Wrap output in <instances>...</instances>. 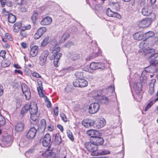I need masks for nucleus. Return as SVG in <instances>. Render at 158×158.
<instances>
[{"label":"nucleus","mask_w":158,"mask_h":158,"mask_svg":"<svg viewBox=\"0 0 158 158\" xmlns=\"http://www.w3.org/2000/svg\"><path fill=\"white\" fill-rule=\"evenodd\" d=\"M130 85L133 86V88L134 90L135 95L134 98L137 101L139 102L142 97V93L141 92L142 84L141 83L138 82H134L133 84V82L129 81Z\"/></svg>","instance_id":"f257e3e1"},{"label":"nucleus","mask_w":158,"mask_h":158,"mask_svg":"<svg viewBox=\"0 0 158 158\" xmlns=\"http://www.w3.org/2000/svg\"><path fill=\"white\" fill-rule=\"evenodd\" d=\"M30 113H37L38 108L36 103L34 101L31 102L30 103L26 104L21 110L20 113L21 114L24 115L28 111Z\"/></svg>","instance_id":"f03ea898"},{"label":"nucleus","mask_w":158,"mask_h":158,"mask_svg":"<svg viewBox=\"0 0 158 158\" xmlns=\"http://www.w3.org/2000/svg\"><path fill=\"white\" fill-rule=\"evenodd\" d=\"M60 49V47H57L54 49L52 52V56L49 58L51 60L54 59V64L56 67H58L59 60L62 56V54L59 52Z\"/></svg>","instance_id":"7ed1b4c3"},{"label":"nucleus","mask_w":158,"mask_h":158,"mask_svg":"<svg viewBox=\"0 0 158 158\" xmlns=\"http://www.w3.org/2000/svg\"><path fill=\"white\" fill-rule=\"evenodd\" d=\"M13 141V136L8 135L3 136L0 141V145L2 147H7L10 146Z\"/></svg>","instance_id":"20e7f679"},{"label":"nucleus","mask_w":158,"mask_h":158,"mask_svg":"<svg viewBox=\"0 0 158 158\" xmlns=\"http://www.w3.org/2000/svg\"><path fill=\"white\" fill-rule=\"evenodd\" d=\"M84 145L87 150L91 152V155L92 156H94L92 153L93 152H96L98 149V146L94 145L91 141L90 142H86L85 143Z\"/></svg>","instance_id":"39448f33"},{"label":"nucleus","mask_w":158,"mask_h":158,"mask_svg":"<svg viewBox=\"0 0 158 158\" xmlns=\"http://www.w3.org/2000/svg\"><path fill=\"white\" fill-rule=\"evenodd\" d=\"M102 55L101 51L99 48H96L94 50H93L89 54V56L86 58V60L89 61L98 56Z\"/></svg>","instance_id":"423d86ee"},{"label":"nucleus","mask_w":158,"mask_h":158,"mask_svg":"<svg viewBox=\"0 0 158 158\" xmlns=\"http://www.w3.org/2000/svg\"><path fill=\"white\" fill-rule=\"evenodd\" d=\"M100 109V105L98 103L94 102L90 104L89 106V112L91 114L96 113Z\"/></svg>","instance_id":"0eeeda50"},{"label":"nucleus","mask_w":158,"mask_h":158,"mask_svg":"<svg viewBox=\"0 0 158 158\" xmlns=\"http://www.w3.org/2000/svg\"><path fill=\"white\" fill-rule=\"evenodd\" d=\"M22 89L25 98L27 100H29L31 98V93L29 88L25 84L22 85Z\"/></svg>","instance_id":"6e6552de"},{"label":"nucleus","mask_w":158,"mask_h":158,"mask_svg":"<svg viewBox=\"0 0 158 158\" xmlns=\"http://www.w3.org/2000/svg\"><path fill=\"white\" fill-rule=\"evenodd\" d=\"M90 68L92 70L99 69H103L105 67L104 64L102 62H92L89 65Z\"/></svg>","instance_id":"1a4fd4ad"},{"label":"nucleus","mask_w":158,"mask_h":158,"mask_svg":"<svg viewBox=\"0 0 158 158\" xmlns=\"http://www.w3.org/2000/svg\"><path fill=\"white\" fill-rule=\"evenodd\" d=\"M40 97L43 98L45 102L46 103V106L48 107H50L51 106V102L48 100L47 97L44 95V91L43 90V88L42 87V82L40 83Z\"/></svg>","instance_id":"9d476101"},{"label":"nucleus","mask_w":158,"mask_h":158,"mask_svg":"<svg viewBox=\"0 0 158 158\" xmlns=\"http://www.w3.org/2000/svg\"><path fill=\"white\" fill-rule=\"evenodd\" d=\"M152 21L151 18H147L139 21V24L143 27H148L150 25Z\"/></svg>","instance_id":"9b49d317"},{"label":"nucleus","mask_w":158,"mask_h":158,"mask_svg":"<svg viewBox=\"0 0 158 158\" xmlns=\"http://www.w3.org/2000/svg\"><path fill=\"white\" fill-rule=\"evenodd\" d=\"M37 131L34 127L31 128L26 134V137L29 139H32L35 137Z\"/></svg>","instance_id":"f8f14e48"},{"label":"nucleus","mask_w":158,"mask_h":158,"mask_svg":"<svg viewBox=\"0 0 158 158\" xmlns=\"http://www.w3.org/2000/svg\"><path fill=\"white\" fill-rule=\"evenodd\" d=\"M99 136H95L91 140V141L93 142L94 145L97 146L98 145H102L103 143V139L102 138Z\"/></svg>","instance_id":"ddd939ff"},{"label":"nucleus","mask_w":158,"mask_h":158,"mask_svg":"<svg viewBox=\"0 0 158 158\" xmlns=\"http://www.w3.org/2000/svg\"><path fill=\"white\" fill-rule=\"evenodd\" d=\"M48 54V52L47 50H44L40 56V65H43L45 64Z\"/></svg>","instance_id":"4468645a"},{"label":"nucleus","mask_w":158,"mask_h":158,"mask_svg":"<svg viewBox=\"0 0 158 158\" xmlns=\"http://www.w3.org/2000/svg\"><path fill=\"white\" fill-rule=\"evenodd\" d=\"M151 6L150 4H148L142 9V13L144 16H148L152 13Z\"/></svg>","instance_id":"2eb2a0df"},{"label":"nucleus","mask_w":158,"mask_h":158,"mask_svg":"<svg viewBox=\"0 0 158 158\" xmlns=\"http://www.w3.org/2000/svg\"><path fill=\"white\" fill-rule=\"evenodd\" d=\"M149 73L147 72L146 70L143 71L141 74V76L139 77L140 81L141 83H146L147 78L149 77Z\"/></svg>","instance_id":"dca6fc26"},{"label":"nucleus","mask_w":158,"mask_h":158,"mask_svg":"<svg viewBox=\"0 0 158 158\" xmlns=\"http://www.w3.org/2000/svg\"><path fill=\"white\" fill-rule=\"evenodd\" d=\"M42 155L45 158H55L56 154L50 150H47L42 154Z\"/></svg>","instance_id":"f3484780"},{"label":"nucleus","mask_w":158,"mask_h":158,"mask_svg":"<svg viewBox=\"0 0 158 158\" xmlns=\"http://www.w3.org/2000/svg\"><path fill=\"white\" fill-rule=\"evenodd\" d=\"M29 34V32L27 31H26L23 30V28H22L20 30L18 35L19 39L22 40L23 38H26Z\"/></svg>","instance_id":"a211bd4d"},{"label":"nucleus","mask_w":158,"mask_h":158,"mask_svg":"<svg viewBox=\"0 0 158 158\" xmlns=\"http://www.w3.org/2000/svg\"><path fill=\"white\" fill-rule=\"evenodd\" d=\"M110 152L109 151L107 150L103 149L101 150H99L96 151V152H93L92 154L94 156H98L99 155H105L110 154Z\"/></svg>","instance_id":"6ab92c4d"},{"label":"nucleus","mask_w":158,"mask_h":158,"mask_svg":"<svg viewBox=\"0 0 158 158\" xmlns=\"http://www.w3.org/2000/svg\"><path fill=\"white\" fill-rule=\"evenodd\" d=\"M155 50L152 48H150L148 47L145 50V51H143L142 53L144 54L148 57V58H150L151 57L154 56V55L155 54Z\"/></svg>","instance_id":"aec40b11"},{"label":"nucleus","mask_w":158,"mask_h":158,"mask_svg":"<svg viewBox=\"0 0 158 158\" xmlns=\"http://www.w3.org/2000/svg\"><path fill=\"white\" fill-rule=\"evenodd\" d=\"M98 98V101L101 104H107L109 102V99L105 96L100 95Z\"/></svg>","instance_id":"412c9836"},{"label":"nucleus","mask_w":158,"mask_h":158,"mask_svg":"<svg viewBox=\"0 0 158 158\" xmlns=\"http://www.w3.org/2000/svg\"><path fill=\"white\" fill-rule=\"evenodd\" d=\"M106 123L105 119L103 118H101L99 119L96 124V127L99 129L103 127Z\"/></svg>","instance_id":"4be33fe9"},{"label":"nucleus","mask_w":158,"mask_h":158,"mask_svg":"<svg viewBox=\"0 0 158 158\" xmlns=\"http://www.w3.org/2000/svg\"><path fill=\"white\" fill-rule=\"evenodd\" d=\"M87 134L91 136L90 140L92 139L93 137L97 136H99L100 134L98 131L95 130L90 129L87 131Z\"/></svg>","instance_id":"5701e85b"},{"label":"nucleus","mask_w":158,"mask_h":158,"mask_svg":"<svg viewBox=\"0 0 158 158\" xmlns=\"http://www.w3.org/2000/svg\"><path fill=\"white\" fill-rule=\"evenodd\" d=\"M81 123L85 127L89 128L94 125V122L93 120H85L82 121Z\"/></svg>","instance_id":"b1692460"},{"label":"nucleus","mask_w":158,"mask_h":158,"mask_svg":"<svg viewBox=\"0 0 158 158\" xmlns=\"http://www.w3.org/2000/svg\"><path fill=\"white\" fill-rule=\"evenodd\" d=\"M39 48L38 46H34L31 49L30 52V57H33L35 56L38 52Z\"/></svg>","instance_id":"393cba45"},{"label":"nucleus","mask_w":158,"mask_h":158,"mask_svg":"<svg viewBox=\"0 0 158 158\" xmlns=\"http://www.w3.org/2000/svg\"><path fill=\"white\" fill-rule=\"evenodd\" d=\"M148 44V43L146 40H144L141 41L139 44V47L141 50L140 51L142 52L144 51H145V50L148 48L147 47Z\"/></svg>","instance_id":"a878e982"},{"label":"nucleus","mask_w":158,"mask_h":158,"mask_svg":"<svg viewBox=\"0 0 158 158\" xmlns=\"http://www.w3.org/2000/svg\"><path fill=\"white\" fill-rule=\"evenodd\" d=\"M151 58H152L150 61L151 65H156L158 64V53H155L154 55V56Z\"/></svg>","instance_id":"bb28decb"},{"label":"nucleus","mask_w":158,"mask_h":158,"mask_svg":"<svg viewBox=\"0 0 158 158\" xmlns=\"http://www.w3.org/2000/svg\"><path fill=\"white\" fill-rule=\"evenodd\" d=\"M52 21V19L48 16L44 18L40 22V24L44 25L50 24Z\"/></svg>","instance_id":"cd10ccee"},{"label":"nucleus","mask_w":158,"mask_h":158,"mask_svg":"<svg viewBox=\"0 0 158 158\" xmlns=\"http://www.w3.org/2000/svg\"><path fill=\"white\" fill-rule=\"evenodd\" d=\"M22 27V23L21 22H17L14 24L12 28L14 32L15 33L18 32Z\"/></svg>","instance_id":"c85d7f7f"},{"label":"nucleus","mask_w":158,"mask_h":158,"mask_svg":"<svg viewBox=\"0 0 158 158\" xmlns=\"http://www.w3.org/2000/svg\"><path fill=\"white\" fill-rule=\"evenodd\" d=\"M15 130L17 132L23 131L24 128L23 124L21 122L17 123L15 126Z\"/></svg>","instance_id":"c756f323"},{"label":"nucleus","mask_w":158,"mask_h":158,"mask_svg":"<svg viewBox=\"0 0 158 158\" xmlns=\"http://www.w3.org/2000/svg\"><path fill=\"white\" fill-rule=\"evenodd\" d=\"M133 37L135 40H140L144 38L143 34L140 32H138L134 34Z\"/></svg>","instance_id":"7c9ffc66"},{"label":"nucleus","mask_w":158,"mask_h":158,"mask_svg":"<svg viewBox=\"0 0 158 158\" xmlns=\"http://www.w3.org/2000/svg\"><path fill=\"white\" fill-rule=\"evenodd\" d=\"M156 82V79H153L151 81L149 85V92L151 94H152L154 93V86Z\"/></svg>","instance_id":"2f4dec72"},{"label":"nucleus","mask_w":158,"mask_h":158,"mask_svg":"<svg viewBox=\"0 0 158 158\" xmlns=\"http://www.w3.org/2000/svg\"><path fill=\"white\" fill-rule=\"evenodd\" d=\"M51 138H43L42 140V144L44 147L48 146L50 143Z\"/></svg>","instance_id":"473e14b6"},{"label":"nucleus","mask_w":158,"mask_h":158,"mask_svg":"<svg viewBox=\"0 0 158 158\" xmlns=\"http://www.w3.org/2000/svg\"><path fill=\"white\" fill-rule=\"evenodd\" d=\"M101 90L93 91L92 92V97H94L95 99H97L98 100V98L101 95Z\"/></svg>","instance_id":"72a5a7b5"},{"label":"nucleus","mask_w":158,"mask_h":158,"mask_svg":"<svg viewBox=\"0 0 158 158\" xmlns=\"http://www.w3.org/2000/svg\"><path fill=\"white\" fill-rule=\"evenodd\" d=\"M16 19L15 16L12 14H9L8 16V22L11 23H14Z\"/></svg>","instance_id":"f704fd0d"},{"label":"nucleus","mask_w":158,"mask_h":158,"mask_svg":"<svg viewBox=\"0 0 158 158\" xmlns=\"http://www.w3.org/2000/svg\"><path fill=\"white\" fill-rule=\"evenodd\" d=\"M69 36V34L68 33H64L60 39L59 42L60 43H62L64 42L66 39L68 38Z\"/></svg>","instance_id":"c9c22d12"},{"label":"nucleus","mask_w":158,"mask_h":158,"mask_svg":"<svg viewBox=\"0 0 158 158\" xmlns=\"http://www.w3.org/2000/svg\"><path fill=\"white\" fill-rule=\"evenodd\" d=\"M154 35V33L152 31H149L143 34V37L146 40L150 37L153 36Z\"/></svg>","instance_id":"e433bc0d"},{"label":"nucleus","mask_w":158,"mask_h":158,"mask_svg":"<svg viewBox=\"0 0 158 158\" xmlns=\"http://www.w3.org/2000/svg\"><path fill=\"white\" fill-rule=\"evenodd\" d=\"M80 85L79 87H84L87 86L88 84V82L85 80L83 79H80Z\"/></svg>","instance_id":"4c0bfd02"},{"label":"nucleus","mask_w":158,"mask_h":158,"mask_svg":"<svg viewBox=\"0 0 158 158\" xmlns=\"http://www.w3.org/2000/svg\"><path fill=\"white\" fill-rule=\"evenodd\" d=\"M10 61L7 59H5L3 60L1 64V66L3 68H5L8 67L10 65Z\"/></svg>","instance_id":"58836bf2"},{"label":"nucleus","mask_w":158,"mask_h":158,"mask_svg":"<svg viewBox=\"0 0 158 158\" xmlns=\"http://www.w3.org/2000/svg\"><path fill=\"white\" fill-rule=\"evenodd\" d=\"M37 113H31L30 114V118L33 121H38V119L39 116L37 115Z\"/></svg>","instance_id":"ea45409f"},{"label":"nucleus","mask_w":158,"mask_h":158,"mask_svg":"<svg viewBox=\"0 0 158 158\" xmlns=\"http://www.w3.org/2000/svg\"><path fill=\"white\" fill-rule=\"evenodd\" d=\"M55 142L56 144L59 145L61 143V137L59 133L56 134L55 138Z\"/></svg>","instance_id":"a19ab883"},{"label":"nucleus","mask_w":158,"mask_h":158,"mask_svg":"<svg viewBox=\"0 0 158 158\" xmlns=\"http://www.w3.org/2000/svg\"><path fill=\"white\" fill-rule=\"evenodd\" d=\"M46 121L45 119H42L40 122V124L41 125V127H40V129H41L43 131H44L46 127Z\"/></svg>","instance_id":"79ce46f5"},{"label":"nucleus","mask_w":158,"mask_h":158,"mask_svg":"<svg viewBox=\"0 0 158 158\" xmlns=\"http://www.w3.org/2000/svg\"><path fill=\"white\" fill-rule=\"evenodd\" d=\"M156 102V101H155V99L154 101H151L150 102L145 108L144 111H147Z\"/></svg>","instance_id":"37998d69"},{"label":"nucleus","mask_w":158,"mask_h":158,"mask_svg":"<svg viewBox=\"0 0 158 158\" xmlns=\"http://www.w3.org/2000/svg\"><path fill=\"white\" fill-rule=\"evenodd\" d=\"M75 69L73 67L71 66L69 67L64 69L62 70L63 73H66L67 72H69L71 71H74Z\"/></svg>","instance_id":"c03bdc74"},{"label":"nucleus","mask_w":158,"mask_h":158,"mask_svg":"<svg viewBox=\"0 0 158 158\" xmlns=\"http://www.w3.org/2000/svg\"><path fill=\"white\" fill-rule=\"evenodd\" d=\"M58 43L57 41L55 40H52V41L51 45L52 46H51V49L52 50V51L56 48V46L57 45Z\"/></svg>","instance_id":"a18cd8bd"},{"label":"nucleus","mask_w":158,"mask_h":158,"mask_svg":"<svg viewBox=\"0 0 158 158\" xmlns=\"http://www.w3.org/2000/svg\"><path fill=\"white\" fill-rule=\"evenodd\" d=\"M48 40L49 37H46L42 42L41 46L43 47L45 46L48 43Z\"/></svg>","instance_id":"49530a36"},{"label":"nucleus","mask_w":158,"mask_h":158,"mask_svg":"<svg viewBox=\"0 0 158 158\" xmlns=\"http://www.w3.org/2000/svg\"><path fill=\"white\" fill-rule=\"evenodd\" d=\"M75 75L76 77L78 78V79H82L83 77L82 73L81 72H76Z\"/></svg>","instance_id":"de8ad7c7"},{"label":"nucleus","mask_w":158,"mask_h":158,"mask_svg":"<svg viewBox=\"0 0 158 158\" xmlns=\"http://www.w3.org/2000/svg\"><path fill=\"white\" fill-rule=\"evenodd\" d=\"M5 123V119L1 115L0 116V126H3Z\"/></svg>","instance_id":"09e8293b"},{"label":"nucleus","mask_w":158,"mask_h":158,"mask_svg":"<svg viewBox=\"0 0 158 158\" xmlns=\"http://www.w3.org/2000/svg\"><path fill=\"white\" fill-rule=\"evenodd\" d=\"M67 136L68 138L72 141H73L74 139L72 133L70 131L68 130L67 131Z\"/></svg>","instance_id":"8fccbe9b"},{"label":"nucleus","mask_w":158,"mask_h":158,"mask_svg":"<svg viewBox=\"0 0 158 158\" xmlns=\"http://www.w3.org/2000/svg\"><path fill=\"white\" fill-rule=\"evenodd\" d=\"M114 12L112 11L111 9L108 8L106 10V14L107 15L110 17H113Z\"/></svg>","instance_id":"3c124183"},{"label":"nucleus","mask_w":158,"mask_h":158,"mask_svg":"<svg viewBox=\"0 0 158 158\" xmlns=\"http://www.w3.org/2000/svg\"><path fill=\"white\" fill-rule=\"evenodd\" d=\"M80 55L79 54H75L72 56L71 59L73 60H76L80 59Z\"/></svg>","instance_id":"603ef678"},{"label":"nucleus","mask_w":158,"mask_h":158,"mask_svg":"<svg viewBox=\"0 0 158 158\" xmlns=\"http://www.w3.org/2000/svg\"><path fill=\"white\" fill-rule=\"evenodd\" d=\"M79 79H76L73 82L74 85L76 87H79L80 85Z\"/></svg>","instance_id":"864d4df0"},{"label":"nucleus","mask_w":158,"mask_h":158,"mask_svg":"<svg viewBox=\"0 0 158 158\" xmlns=\"http://www.w3.org/2000/svg\"><path fill=\"white\" fill-rule=\"evenodd\" d=\"M22 27H23L22 28H23V30L27 31L31 29V26L30 24H27L24 25L23 26H22Z\"/></svg>","instance_id":"5fc2aeb1"},{"label":"nucleus","mask_w":158,"mask_h":158,"mask_svg":"<svg viewBox=\"0 0 158 158\" xmlns=\"http://www.w3.org/2000/svg\"><path fill=\"white\" fill-rule=\"evenodd\" d=\"M6 51L4 50H2L0 52V56L3 59H5L6 58Z\"/></svg>","instance_id":"6e6d98bb"},{"label":"nucleus","mask_w":158,"mask_h":158,"mask_svg":"<svg viewBox=\"0 0 158 158\" xmlns=\"http://www.w3.org/2000/svg\"><path fill=\"white\" fill-rule=\"evenodd\" d=\"M47 31V28L45 27H40V33H41L40 37L41 36Z\"/></svg>","instance_id":"4d7b16f0"},{"label":"nucleus","mask_w":158,"mask_h":158,"mask_svg":"<svg viewBox=\"0 0 158 158\" xmlns=\"http://www.w3.org/2000/svg\"><path fill=\"white\" fill-rule=\"evenodd\" d=\"M62 119L65 122H67V119L64 113H61L60 114Z\"/></svg>","instance_id":"13d9d810"},{"label":"nucleus","mask_w":158,"mask_h":158,"mask_svg":"<svg viewBox=\"0 0 158 158\" xmlns=\"http://www.w3.org/2000/svg\"><path fill=\"white\" fill-rule=\"evenodd\" d=\"M113 17L119 19L121 18V15L118 13L115 12H114Z\"/></svg>","instance_id":"bf43d9fd"},{"label":"nucleus","mask_w":158,"mask_h":158,"mask_svg":"<svg viewBox=\"0 0 158 158\" xmlns=\"http://www.w3.org/2000/svg\"><path fill=\"white\" fill-rule=\"evenodd\" d=\"M39 29H38V30L34 35V37L35 40L38 39L40 38V34L39 31Z\"/></svg>","instance_id":"052dcab7"},{"label":"nucleus","mask_w":158,"mask_h":158,"mask_svg":"<svg viewBox=\"0 0 158 158\" xmlns=\"http://www.w3.org/2000/svg\"><path fill=\"white\" fill-rule=\"evenodd\" d=\"M5 37L7 39L11 40L12 39V37L11 35L9 33H6L5 35Z\"/></svg>","instance_id":"680f3d73"},{"label":"nucleus","mask_w":158,"mask_h":158,"mask_svg":"<svg viewBox=\"0 0 158 158\" xmlns=\"http://www.w3.org/2000/svg\"><path fill=\"white\" fill-rule=\"evenodd\" d=\"M53 112L56 116H57L59 114V108L57 107H56L53 110Z\"/></svg>","instance_id":"e2e57ef3"},{"label":"nucleus","mask_w":158,"mask_h":158,"mask_svg":"<svg viewBox=\"0 0 158 158\" xmlns=\"http://www.w3.org/2000/svg\"><path fill=\"white\" fill-rule=\"evenodd\" d=\"M146 2V0H139V4L140 6H143L144 5Z\"/></svg>","instance_id":"0e129e2a"},{"label":"nucleus","mask_w":158,"mask_h":158,"mask_svg":"<svg viewBox=\"0 0 158 158\" xmlns=\"http://www.w3.org/2000/svg\"><path fill=\"white\" fill-rule=\"evenodd\" d=\"M33 77L36 78H39L40 77V74L34 72L32 73Z\"/></svg>","instance_id":"69168bd1"},{"label":"nucleus","mask_w":158,"mask_h":158,"mask_svg":"<svg viewBox=\"0 0 158 158\" xmlns=\"http://www.w3.org/2000/svg\"><path fill=\"white\" fill-rule=\"evenodd\" d=\"M2 13L5 15H8L9 14V12L8 11H6L5 8H3L2 11Z\"/></svg>","instance_id":"338daca9"},{"label":"nucleus","mask_w":158,"mask_h":158,"mask_svg":"<svg viewBox=\"0 0 158 158\" xmlns=\"http://www.w3.org/2000/svg\"><path fill=\"white\" fill-rule=\"evenodd\" d=\"M21 45L22 48L23 49H25L27 47V45L26 43L24 42H22L21 43Z\"/></svg>","instance_id":"774afa93"}]
</instances>
